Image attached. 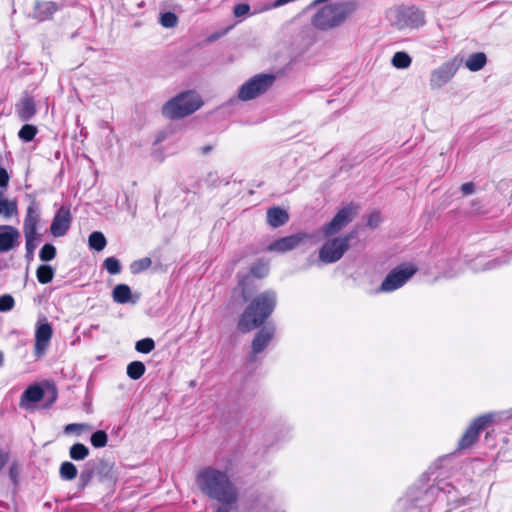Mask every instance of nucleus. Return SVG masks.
Segmentation results:
<instances>
[{"label": "nucleus", "instance_id": "1", "mask_svg": "<svg viewBox=\"0 0 512 512\" xmlns=\"http://www.w3.org/2000/svg\"><path fill=\"white\" fill-rule=\"evenodd\" d=\"M196 484L204 495L222 504L232 505L238 500V489L226 471L205 467L198 472Z\"/></svg>", "mask_w": 512, "mask_h": 512}, {"label": "nucleus", "instance_id": "2", "mask_svg": "<svg viewBox=\"0 0 512 512\" xmlns=\"http://www.w3.org/2000/svg\"><path fill=\"white\" fill-rule=\"evenodd\" d=\"M276 303L277 294L273 290H266L257 295L242 313L238 329L246 333L261 326L274 311Z\"/></svg>", "mask_w": 512, "mask_h": 512}, {"label": "nucleus", "instance_id": "3", "mask_svg": "<svg viewBox=\"0 0 512 512\" xmlns=\"http://www.w3.org/2000/svg\"><path fill=\"white\" fill-rule=\"evenodd\" d=\"M357 8V2L352 0L325 5L312 16L311 24L321 31L334 29L344 23Z\"/></svg>", "mask_w": 512, "mask_h": 512}, {"label": "nucleus", "instance_id": "4", "mask_svg": "<svg viewBox=\"0 0 512 512\" xmlns=\"http://www.w3.org/2000/svg\"><path fill=\"white\" fill-rule=\"evenodd\" d=\"M202 104L201 97L197 93L186 91L165 103L162 113L169 119H181L197 111Z\"/></svg>", "mask_w": 512, "mask_h": 512}, {"label": "nucleus", "instance_id": "5", "mask_svg": "<svg viewBox=\"0 0 512 512\" xmlns=\"http://www.w3.org/2000/svg\"><path fill=\"white\" fill-rule=\"evenodd\" d=\"M275 82L272 74H257L246 81L238 91V98L241 101L255 99L268 91Z\"/></svg>", "mask_w": 512, "mask_h": 512}, {"label": "nucleus", "instance_id": "6", "mask_svg": "<svg viewBox=\"0 0 512 512\" xmlns=\"http://www.w3.org/2000/svg\"><path fill=\"white\" fill-rule=\"evenodd\" d=\"M417 267L413 264H401L392 269L382 281L379 292H393L401 288L415 273Z\"/></svg>", "mask_w": 512, "mask_h": 512}, {"label": "nucleus", "instance_id": "7", "mask_svg": "<svg viewBox=\"0 0 512 512\" xmlns=\"http://www.w3.org/2000/svg\"><path fill=\"white\" fill-rule=\"evenodd\" d=\"M350 240L351 236L345 235L326 241L319 250V259L327 264L337 262L349 249Z\"/></svg>", "mask_w": 512, "mask_h": 512}, {"label": "nucleus", "instance_id": "8", "mask_svg": "<svg viewBox=\"0 0 512 512\" xmlns=\"http://www.w3.org/2000/svg\"><path fill=\"white\" fill-rule=\"evenodd\" d=\"M459 66L460 62L454 58L433 69L429 77V86L431 90L441 89L443 86L448 84L455 76Z\"/></svg>", "mask_w": 512, "mask_h": 512}, {"label": "nucleus", "instance_id": "9", "mask_svg": "<svg viewBox=\"0 0 512 512\" xmlns=\"http://www.w3.org/2000/svg\"><path fill=\"white\" fill-rule=\"evenodd\" d=\"M354 214L355 207L352 204L343 207L328 224L321 228V232L326 237L338 233L352 221Z\"/></svg>", "mask_w": 512, "mask_h": 512}, {"label": "nucleus", "instance_id": "10", "mask_svg": "<svg viewBox=\"0 0 512 512\" xmlns=\"http://www.w3.org/2000/svg\"><path fill=\"white\" fill-rule=\"evenodd\" d=\"M313 238V235L300 232L293 235H289L283 238H280L267 247L268 251H274L279 253H284L290 250H293L300 246L303 243H306L307 241L311 240Z\"/></svg>", "mask_w": 512, "mask_h": 512}, {"label": "nucleus", "instance_id": "11", "mask_svg": "<svg viewBox=\"0 0 512 512\" xmlns=\"http://www.w3.org/2000/svg\"><path fill=\"white\" fill-rule=\"evenodd\" d=\"M491 420L490 415H483L476 418L459 440V448L466 449L473 445L477 441L480 432L491 422Z\"/></svg>", "mask_w": 512, "mask_h": 512}, {"label": "nucleus", "instance_id": "12", "mask_svg": "<svg viewBox=\"0 0 512 512\" xmlns=\"http://www.w3.org/2000/svg\"><path fill=\"white\" fill-rule=\"evenodd\" d=\"M71 215L70 210L66 207H61L55 214L51 226L50 232L55 237L64 236L70 228Z\"/></svg>", "mask_w": 512, "mask_h": 512}, {"label": "nucleus", "instance_id": "13", "mask_svg": "<svg viewBox=\"0 0 512 512\" xmlns=\"http://www.w3.org/2000/svg\"><path fill=\"white\" fill-rule=\"evenodd\" d=\"M20 232L10 225H0V253L8 252L19 245Z\"/></svg>", "mask_w": 512, "mask_h": 512}, {"label": "nucleus", "instance_id": "14", "mask_svg": "<svg viewBox=\"0 0 512 512\" xmlns=\"http://www.w3.org/2000/svg\"><path fill=\"white\" fill-rule=\"evenodd\" d=\"M61 8L62 5L57 2L37 0L34 3L32 18L41 22L50 20Z\"/></svg>", "mask_w": 512, "mask_h": 512}, {"label": "nucleus", "instance_id": "15", "mask_svg": "<svg viewBox=\"0 0 512 512\" xmlns=\"http://www.w3.org/2000/svg\"><path fill=\"white\" fill-rule=\"evenodd\" d=\"M40 221V208L36 201H32L26 212L23 223L24 235H38L37 226Z\"/></svg>", "mask_w": 512, "mask_h": 512}, {"label": "nucleus", "instance_id": "16", "mask_svg": "<svg viewBox=\"0 0 512 512\" xmlns=\"http://www.w3.org/2000/svg\"><path fill=\"white\" fill-rule=\"evenodd\" d=\"M40 221V208L36 201H32L26 212L23 223L24 235H38L37 226Z\"/></svg>", "mask_w": 512, "mask_h": 512}, {"label": "nucleus", "instance_id": "17", "mask_svg": "<svg viewBox=\"0 0 512 512\" xmlns=\"http://www.w3.org/2000/svg\"><path fill=\"white\" fill-rule=\"evenodd\" d=\"M274 332L275 330L273 327H263L256 333L252 341V356L250 359L251 361L253 360L254 356L265 350V348L272 340Z\"/></svg>", "mask_w": 512, "mask_h": 512}, {"label": "nucleus", "instance_id": "18", "mask_svg": "<svg viewBox=\"0 0 512 512\" xmlns=\"http://www.w3.org/2000/svg\"><path fill=\"white\" fill-rule=\"evenodd\" d=\"M95 475L100 482H113L116 479L114 463L107 459H99L94 465Z\"/></svg>", "mask_w": 512, "mask_h": 512}, {"label": "nucleus", "instance_id": "19", "mask_svg": "<svg viewBox=\"0 0 512 512\" xmlns=\"http://www.w3.org/2000/svg\"><path fill=\"white\" fill-rule=\"evenodd\" d=\"M52 337V327L49 323L39 325L35 332V354L41 355L47 348Z\"/></svg>", "mask_w": 512, "mask_h": 512}, {"label": "nucleus", "instance_id": "20", "mask_svg": "<svg viewBox=\"0 0 512 512\" xmlns=\"http://www.w3.org/2000/svg\"><path fill=\"white\" fill-rule=\"evenodd\" d=\"M400 17L403 24L400 27H412L417 28L425 23L424 13L416 8H407L400 12Z\"/></svg>", "mask_w": 512, "mask_h": 512}, {"label": "nucleus", "instance_id": "21", "mask_svg": "<svg viewBox=\"0 0 512 512\" xmlns=\"http://www.w3.org/2000/svg\"><path fill=\"white\" fill-rule=\"evenodd\" d=\"M44 396L43 389L38 385L29 386L21 395L20 407L29 409L33 404L42 400Z\"/></svg>", "mask_w": 512, "mask_h": 512}, {"label": "nucleus", "instance_id": "22", "mask_svg": "<svg viewBox=\"0 0 512 512\" xmlns=\"http://www.w3.org/2000/svg\"><path fill=\"white\" fill-rule=\"evenodd\" d=\"M288 220L289 214L280 207H272L267 210V222L274 228L285 225Z\"/></svg>", "mask_w": 512, "mask_h": 512}, {"label": "nucleus", "instance_id": "23", "mask_svg": "<svg viewBox=\"0 0 512 512\" xmlns=\"http://www.w3.org/2000/svg\"><path fill=\"white\" fill-rule=\"evenodd\" d=\"M112 298L118 304H125L128 302L135 303L139 297L132 298L131 289L127 284H118L112 291Z\"/></svg>", "mask_w": 512, "mask_h": 512}, {"label": "nucleus", "instance_id": "24", "mask_svg": "<svg viewBox=\"0 0 512 512\" xmlns=\"http://www.w3.org/2000/svg\"><path fill=\"white\" fill-rule=\"evenodd\" d=\"M17 113L22 121L30 120L36 113L33 99L31 97H24L17 108Z\"/></svg>", "mask_w": 512, "mask_h": 512}, {"label": "nucleus", "instance_id": "25", "mask_svg": "<svg viewBox=\"0 0 512 512\" xmlns=\"http://www.w3.org/2000/svg\"><path fill=\"white\" fill-rule=\"evenodd\" d=\"M18 212L16 200H9L0 190V216L8 219L16 215Z\"/></svg>", "mask_w": 512, "mask_h": 512}, {"label": "nucleus", "instance_id": "26", "mask_svg": "<svg viewBox=\"0 0 512 512\" xmlns=\"http://www.w3.org/2000/svg\"><path fill=\"white\" fill-rule=\"evenodd\" d=\"M486 62H487V57H486L485 53L477 52V53L471 54L467 58L465 65L470 71L477 72V71L481 70L486 65Z\"/></svg>", "mask_w": 512, "mask_h": 512}, {"label": "nucleus", "instance_id": "27", "mask_svg": "<svg viewBox=\"0 0 512 512\" xmlns=\"http://www.w3.org/2000/svg\"><path fill=\"white\" fill-rule=\"evenodd\" d=\"M77 467L69 461L61 463L59 468L60 478L64 481H72L77 477Z\"/></svg>", "mask_w": 512, "mask_h": 512}, {"label": "nucleus", "instance_id": "28", "mask_svg": "<svg viewBox=\"0 0 512 512\" xmlns=\"http://www.w3.org/2000/svg\"><path fill=\"white\" fill-rule=\"evenodd\" d=\"M55 271L50 265H40L36 271V277L39 283L48 284L53 280Z\"/></svg>", "mask_w": 512, "mask_h": 512}, {"label": "nucleus", "instance_id": "29", "mask_svg": "<svg viewBox=\"0 0 512 512\" xmlns=\"http://www.w3.org/2000/svg\"><path fill=\"white\" fill-rule=\"evenodd\" d=\"M391 63L397 69H406L411 65L412 58L406 52L399 51L393 55Z\"/></svg>", "mask_w": 512, "mask_h": 512}, {"label": "nucleus", "instance_id": "30", "mask_svg": "<svg viewBox=\"0 0 512 512\" xmlns=\"http://www.w3.org/2000/svg\"><path fill=\"white\" fill-rule=\"evenodd\" d=\"M89 455V449L82 443H76L69 449V456L72 460L82 461Z\"/></svg>", "mask_w": 512, "mask_h": 512}, {"label": "nucleus", "instance_id": "31", "mask_svg": "<svg viewBox=\"0 0 512 512\" xmlns=\"http://www.w3.org/2000/svg\"><path fill=\"white\" fill-rule=\"evenodd\" d=\"M146 371L145 365L141 361H133L127 366V375L133 379H140Z\"/></svg>", "mask_w": 512, "mask_h": 512}, {"label": "nucleus", "instance_id": "32", "mask_svg": "<svg viewBox=\"0 0 512 512\" xmlns=\"http://www.w3.org/2000/svg\"><path fill=\"white\" fill-rule=\"evenodd\" d=\"M106 243V238L101 232L95 231L92 232L89 236V245L96 251L103 250L106 246Z\"/></svg>", "mask_w": 512, "mask_h": 512}, {"label": "nucleus", "instance_id": "33", "mask_svg": "<svg viewBox=\"0 0 512 512\" xmlns=\"http://www.w3.org/2000/svg\"><path fill=\"white\" fill-rule=\"evenodd\" d=\"M38 130L37 127L31 124H25L21 127L18 132L19 138L24 142H30L36 136Z\"/></svg>", "mask_w": 512, "mask_h": 512}, {"label": "nucleus", "instance_id": "34", "mask_svg": "<svg viewBox=\"0 0 512 512\" xmlns=\"http://www.w3.org/2000/svg\"><path fill=\"white\" fill-rule=\"evenodd\" d=\"M151 264L152 260L149 257H144L132 262L130 265V270L133 274H138L148 269Z\"/></svg>", "mask_w": 512, "mask_h": 512}, {"label": "nucleus", "instance_id": "35", "mask_svg": "<svg viewBox=\"0 0 512 512\" xmlns=\"http://www.w3.org/2000/svg\"><path fill=\"white\" fill-rule=\"evenodd\" d=\"M269 272V265L266 262H256L250 268V274L256 278H263Z\"/></svg>", "mask_w": 512, "mask_h": 512}, {"label": "nucleus", "instance_id": "36", "mask_svg": "<svg viewBox=\"0 0 512 512\" xmlns=\"http://www.w3.org/2000/svg\"><path fill=\"white\" fill-rule=\"evenodd\" d=\"M108 441V436L105 431L98 430L94 432L90 437V442L95 448H102L106 446Z\"/></svg>", "mask_w": 512, "mask_h": 512}, {"label": "nucleus", "instance_id": "37", "mask_svg": "<svg viewBox=\"0 0 512 512\" xmlns=\"http://www.w3.org/2000/svg\"><path fill=\"white\" fill-rule=\"evenodd\" d=\"M26 239V257L32 258L39 242V235H25Z\"/></svg>", "mask_w": 512, "mask_h": 512}, {"label": "nucleus", "instance_id": "38", "mask_svg": "<svg viewBox=\"0 0 512 512\" xmlns=\"http://www.w3.org/2000/svg\"><path fill=\"white\" fill-rule=\"evenodd\" d=\"M155 348V342L151 338H144L136 342L135 349L140 353H149Z\"/></svg>", "mask_w": 512, "mask_h": 512}, {"label": "nucleus", "instance_id": "39", "mask_svg": "<svg viewBox=\"0 0 512 512\" xmlns=\"http://www.w3.org/2000/svg\"><path fill=\"white\" fill-rule=\"evenodd\" d=\"M56 256V248L52 244H45L39 253V257L42 261H51Z\"/></svg>", "mask_w": 512, "mask_h": 512}, {"label": "nucleus", "instance_id": "40", "mask_svg": "<svg viewBox=\"0 0 512 512\" xmlns=\"http://www.w3.org/2000/svg\"><path fill=\"white\" fill-rule=\"evenodd\" d=\"M94 476H96V475H95V470L93 469V467L83 470L79 476V484H78L79 488L84 489L86 486H88V484L90 483V481L92 480V478Z\"/></svg>", "mask_w": 512, "mask_h": 512}, {"label": "nucleus", "instance_id": "41", "mask_svg": "<svg viewBox=\"0 0 512 512\" xmlns=\"http://www.w3.org/2000/svg\"><path fill=\"white\" fill-rule=\"evenodd\" d=\"M178 18L172 12L163 13L160 16V24L165 28H173L177 25Z\"/></svg>", "mask_w": 512, "mask_h": 512}, {"label": "nucleus", "instance_id": "42", "mask_svg": "<svg viewBox=\"0 0 512 512\" xmlns=\"http://www.w3.org/2000/svg\"><path fill=\"white\" fill-rule=\"evenodd\" d=\"M105 269L112 275L118 274L121 271V265L115 257H108L104 261Z\"/></svg>", "mask_w": 512, "mask_h": 512}, {"label": "nucleus", "instance_id": "43", "mask_svg": "<svg viewBox=\"0 0 512 512\" xmlns=\"http://www.w3.org/2000/svg\"><path fill=\"white\" fill-rule=\"evenodd\" d=\"M14 305L15 301L11 295L5 294L0 296V312L11 311L14 308Z\"/></svg>", "mask_w": 512, "mask_h": 512}, {"label": "nucleus", "instance_id": "44", "mask_svg": "<svg viewBox=\"0 0 512 512\" xmlns=\"http://www.w3.org/2000/svg\"><path fill=\"white\" fill-rule=\"evenodd\" d=\"M250 7L248 4H238L234 7V15L236 17H242L249 13Z\"/></svg>", "mask_w": 512, "mask_h": 512}, {"label": "nucleus", "instance_id": "45", "mask_svg": "<svg viewBox=\"0 0 512 512\" xmlns=\"http://www.w3.org/2000/svg\"><path fill=\"white\" fill-rule=\"evenodd\" d=\"M19 474H20L19 466H18L16 463H14V464L10 467V469H9V477H10V479H11L14 483H16V482H17V478H18Z\"/></svg>", "mask_w": 512, "mask_h": 512}, {"label": "nucleus", "instance_id": "46", "mask_svg": "<svg viewBox=\"0 0 512 512\" xmlns=\"http://www.w3.org/2000/svg\"><path fill=\"white\" fill-rule=\"evenodd\" d=\"M474 191H475V186H474V184L472 182L464 183L461 186V192L465 196L471 195L472 193H474Z\"/></svg>", "mask_w": 512, "mask_h": 512}, {"label": "nucleus", "instance_id": "47", "mask_svg": "<svg viewBox=\"0 0 512 512\" xmlns=\"http://www.w3.org/2000/svg\"><path fill=\"white\" fill-rule=\"evenodd\" d=\"M9 183V175L4 168H0V187H6Z\"/></svg>", "mask_w": 512, "mask_h": 512}, {"label": "nucleus", "instance_id": "48", "mask_svg": "<svg viewBox=\"0 0 512 512\" xmlns=\"http://www.w3.org/2000/svg\"><path fill=\"white\" fill-rule=\"evenodd\" d=\"M502 263L497 260V259H494V260H490L488 262L485 263V265L483 266V268L481 270H491V269H495L497 267H499Z\"/></svg>", "mask_w": 512, "mask_h": 512}, {"label": "nucleus", "instance_id": "49", "mask_svg": "<svg viewBox=\"0 0 512 512\" xmlns=\"http://www.w3.org/2000/svg\"><path fill=\"white\" fill-rule=\"evenodd\" d=\"M250 277L249 276H246L244 279H242L239 283V286L241 287V294L243 296V299L246 301L248 296H247V293H246V288H245V285H246V282L249 281Z\"/></svg>", "mask_w": 512, "mask_h": 512}, {"label": "nucleus", "instance_id": "50", "mask_svg": "<svg viewBox=\"0 0 512 512\" xmlns=\"http://www.w3.org/2000/svg\"><path fill=\"white\" fill-rule=\"evenodd\" d=\"M81 428H82L81 424H76V423L68 424L65 426V433H71V432L80 430Z\"/></svg>", "mask_w": 512, "mask_h": 512}, {"label": "nucleus", "instance_id": "51", "mask_svg": "<svg viewBox=\"0 0 512 512\" xmlns=\"http://www.w3.org/2000/svg\"><path fill=\"white\" fill-rule=\"evenodd\" d=\"M227 506L228 505L226 504H222L217 508L216 512H229V508Z\"/></svg>", "mask_w": 512, "mask_h": 512}, {"label": "nucleus", "instance_id": "52", "mask_svg": "<svg viewBox=\"0 0 512 512\" xmlns=\"http://www.w3.org/2000/svg\"><path fill=\"white\" fill-rule=\"evenodd\" d=\"M211 150H212V146H210V145H207V146H204L201 148V152L204 155L208 154Z\"/></svg>", "mask_w": 512, "mask_h": 512}, {"label": "nucleus", "instance_id": "53", "mask_svg": "<svg viewBox=\"0 0 512 512\" xmlns=\"http://www.w3.org/2000/svg\"><path fill=\"white\" fill-rule=\"evenodd\" d=\"M368 224L371 226V227H375L377 225V220L374 218V216H371L369 221H368Z\"/></svg>", "mask_w": 512, "mask_h": 512}, {"label": "nucleus", "instance_id": "54", "mask_svg": "<svg viewBox=\"0 0 512 512\" xmlns=\"http://www.w3.org/2000/svg\"><path fill=\"white\" fill-rule=\"evenodd\" d=\"M4 364V353L0 352V367H2Z\"/></svg>", "mask_w": 512, "mask_h": 512}]
</instances>
